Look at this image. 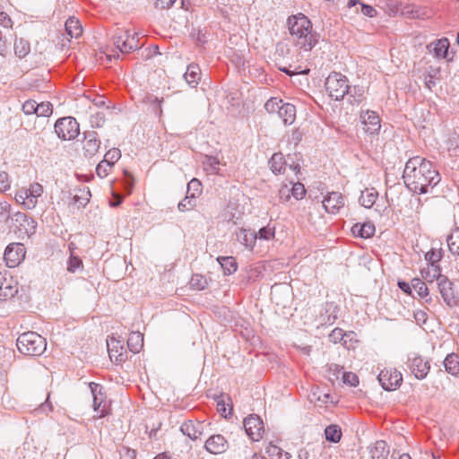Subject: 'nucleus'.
<instances>
[{
  "instance_id": "31",
  "label": "nucleus",
  "mask_w": 459,
  "mask_h": 459,
  "mask_svg": "<svg viewBox=\"0 0 459 459\" xmlns=\"http://www.w3.org/2000/svg\"><path fill=\"white\" fill-rule=\"evenodd\" d=\"M217 261L226 275L234 273L238 269V264L233 256H218Z\"/></svg>"
},
{
  "instance_id": "16",
  "label": "nucleus",
  "mask_w": 459,
  "mask_h": 459,
  "mask_svg": "<svg viewBox=\"0 0 459 459\" xmlns=\"http://www.w3.org/2000/svg\"><path fill=\"white\" fill-rule=\"evenodd\" d=\"M361 123L365 126L364 130L369 134H377L381 128L380 118L377 112L367 110L360 114Z\"/></svg>"
},
{
  "instance_id": "52",
  "label": "nucleus",
  "mask_w": 459,
  "mask_h": 459,
  "mask_svg": "<svg viewBox=\"0 0 459 459\" xmlns=\"http://www.w3.org/2000/svg\"><path fill=\"white\" fill-rule=\"evenodd\" d=\"M28 216L24 212H17L13 213L12 216L8 215V217L5 219L7 221L9 219L11 221L19 228L23 222L25 223V221H27Z\"/></svg>"
},
{
  "instance_id": "4",
  "label": "nucleus",
  "mask_w": 459,
  "mask_h": 459,
  "mask_svg": "<svg viewBox=\"0 0 459 459\" xmlns=\"http://www.w3.org/2000/svg\"><path fill=\"white\" fill-rule=\"evenodd\" d=\"M325 90L329 96L334 100H343L349 90V81L347 77L337 72H332L325 82Z\"/></svg>"
},
{
  "instance_id": "29",
  "label": "nucleus",
  "mask_w": 459,
  "mask_h": 459,
  "mask_svg": "<svg viewBox=\"0 0 459 459\" xmlns=\"http://www.w3.org/2000/svg\"><path fill=\"white\" fill-rule=\"evenodd\" d=\"M443 365L445 367L446 371L448 374L454 377L459 376V359L458 356L455 353L452 352L448 354L445 358Z\"/></svg>"
},
{
  "instance_id": "59",
  "label": "nucleus",
  "mask_w": 459,
  "mask_h": 459,
  "mask_svg": "<svg viewBox=\"0 0 459 459\" xmlns=\"http://www.w3.org/2000/svg\"><path fill=\"white\" fill-rule=\"evenodd\" d=\"M291 193L290 185L283 184L279 190V198L281 202L285 203L288 202L290 199Z\"/></svg>"
},
{
  "instance_id": "23",
  "label": "nucleus",
  "mask_w": 459,
  "mask_h": 459,
  "mask_svg": "<svg viewBox=\"0 0 459 459\" xmlns=\"http://www.w3.org/2000/svg\"><path fill=\"white\" fill-rule=\"evenodd\" d=\"M236 239L247 248L253 249L257 235L254 230L242 229L236 233Z\"/></svg>"
},
{
  "instance_id": "25",
  "label": "nucleus",
  "mask_w": 459,
  "mask_h": 459,
  "mask_svg": "<svg viewBox=\"0 0 459 459\" xmlns=\"http://www.w3.org/2000/svg\"><path fill=\"white\" fill-rule=\"evenodd\" d=\"M281 106V110L278 114L279 117L282 120L285 126H290L296 119V107L291 103H284Z\"/></svg>"
},
{
  "instance_id": "28",
  "label": "nucleus",
  "mask_w": 459,
  "mask_h": 459,
  "mask_svg": "<svg viewBox=\"0 0 459 459\" xmlns=\"http://www.w3.org/2000/svg\"><path fill=\"white\" fill-rule=\"evenodd\" d=\"M272 172L275 175L282 174L285 171L286 160L281 152L274 153L268 161Z\"/></svg>"
},
{
  "instance_id": "1",
  "label": "nucleus",
  "mask_w": 459,
  "mask_h": 459,
  "mask_svg": "<svg viewBox=\"0 0 459 459\" xmlns=\"http://www.w3.org/2000/svg\"><path fill=\"white\" fill-rule=\"evenodd\" d=\"M405 186L413 194L423 195L441 180L433 163L420 156L410 158L405 163L402 176Z\"/></svg>"
},
{
  "instance_id": "17",
  "label": "nucleus",
  "mask_w": 459,
  "mask_h": 459,
  "mask_svg": "<svg viewBox=\"0 0 459 459\" xmlns=\"http://www.w3.org/2000/svg\"><path fill=\"white\" fill-rule=\"evenodd\" d=\"M107 347L111 360L115 359L117 362H123L127 359L123 341L112 336L107 340Z\"/></svg>"
},
{
  "instance_id": "10",
  "label": "nucleus",
  "mask_w": 459,
  "mask_h": 459,
  "mask_svg": "<svg viewBox=\"0 0 459 459\" xmlns=\"http://www.w3.org/2000/svg\"><path fill=\"white\" fill-rule=\"evenodd\" d=\"M243 426L246 434L253 441H259L264 431L262 419L256 414H251L245 418Z\"/></svg>"
},
{
  "instance_id": "58",
  "label": "nucleus",
  "mask_w": 459,
  "mask_h": 459,
  "mask_svg": "<svg viewBox=\"0 0 459 459\" xmlns=\"http://www.w3.org/2000/svg\"><path fill=\"white\" fill-rule=\"evenodd\" d=\"M35 106H37V101H35L33 100H26L22 104V111L24 112L25 115H32V114L36 115L37 108Z\"/></svg>"
},
{
  "instance_id": "19",
  "label": "nucleus",
  "mask_w": 459,
  "mask_h": 459,
  "mask_svg": "<svg viewBox=\"0 0 459 459\" xmlns=\"http://www.w3.org/2000/svg\"><path fill=\"white\" fill-rule=\"evenodd\" d=\"M340 308L334 302H325L320 314L321 325H332L338 318Z\"/></svg>"
},
{
  "instance_id": "51",
  "label": "nucleus",
  "mask_w": 459,
  "mask_h": 459,
  "mask_svg": "<svg viewBox=\"0 0 459 459\" xmlns=\"http://www.w3.org/2000/svg\"><path fill=\"white\" fill-rule=\"evenodd\" d=\"M112 166L110 163L107 162V160H102L96 167V173L100 178H103L108 175V170Z\"/></svg>"
},
{
  "instance_id": "9",
  "label": "nucleus",
  "mask_w": 459,
  "mask_h": 459,
  "mask_svg": "<svg viewBox=\"0 0 459 459\" xmlns=\"http://www.w3.org/2000/svg\"><path fill=\"white\" fill-rule=\"evenodd\" d=\"M407 366L414 377L419 380L424 379L430 369L429 362L428 360H424V359L417 353H411L408 355Z\"/></svg>"
},
{
  "instance_id": "21",
  "label": "nucleus",
  "mask_w": 459,
  "mask_h": 459,
  "mask_svg": "<svg viewBox=\"0 0 459 459\" xmlns=\"http://www.w3.org/2000/svg\"><path fill=\"white\" fill-rule=\"evenodd\" d=\"M180 431L190 439L196 440L203 433V425L199 421L187 420L181 424Z\"/></svg>"
},
{
  "instance_id": "30",
  "label": "nucleus",
  "mask_w": 459,
  "mask_h": 459,
  "mask_svg": "<svg viewBox=\"0 0 459 459\" xmlns=\"http://www.w3.org/2000/svg\"><path fill=\"white\" fill-rule=\"evenodd\" d=\"M143 346V334L140 332H132L127 339V347L133 353H138Z\"/></svg>"
},
{
  "instance_id": "33",
  "label": "nucleus",
  "mask_w": 459,
  "mask_h": 459,
  "mask_svg": "<svg viewBox=\"0 0 459 459\" xmlns=\"http://www.w3.org/2000/svg\"><path fill=\"white\" fill-rule=\"evenodd\" d=\"M342 436V429L336 424H330L325 429V440L330 443H338L341 440Z\"/></svg>"
},
{
  "instance_id": "5",
  "label": "nucleus",
  "mask_w": 459,
  "mask_h": 459,
  "mask_svg": "<svg viewBox=\"0 0 459 459\" xmlns=\"http://www.w3.org/2000/svg\"><path fill=\"white\" fill-rule=\"evenodd\" d=\"M112 42L121 53H130L141 48L137 34H130L129 30L119 28L112 35Z\"/></svg>"
},
{
  "instance_id": "60",
  "label": "nucleus",
  "mask_w": 459,
  "mask_h": 459,
  "mask_svg": "<svg viewBox=\"0 0 459 459\" xmlns=\"http://www.w3.org/2000/svg\"><path fill=\"white\" fill-rule=\"evenodd\" d=\"M48 398H49V395L48 396V398L46 399V401L44 403H42L38 408H36L34 410V411L37 415L39 413L48 414V412L52 411V410H53L52 403L49 402Z\"/></svg>"
},
{
  "instance_id": "7",
  "label": "nucleus",
  "mask_w": 459,
  "mask_h": 459,
  "mask_svg": "<svg viewBox=\"0 0 459 459\" xmlns=\"http://www.w3.org/2000/svg\"><path fill=\"white\" fill-rule=\"evenodd\" d=\"M437 284L439 293L447 307L454 308L459 306V293L455 291V285L448 277H441Z\"/></svg>"
},
{
  "instance_id": "34",
  "label": "nucleus",
  "mask_w": 459,
  "mask_h": 459,
  "mask_svg": "<svg viewBox=\"0 0 459 459\" xmlns=\"http://www.w3.org/2000/svg\"><path fill=\"white\" fill-rule=\"evenodd\" d=\"M377 195L378 194L374 188H371L370 190L366 189L361 192L359 203L365 208H371L376 203Z\"/></svg>"
},
{
  "instance_id": "49",
  "label": "nucleus",
  "mask_w": 459,
  "mask_h": 459,
  "mask_svg": "<svg viewBox=\"0 0 459 459\" xmlns=\"http://www.w3.org/2000/svg\"><path fill=\"white\" fill-rule=\"evenodd\" d=\"M257 238L264 240H270L274 237V229L269 226L262 227L257 232Z\"/></svg>"
},
{
  "instance_id": "36",
  "label": "nucleus",
  "mask_w": 459,
  "mask_h": 459,
  "mask_svg": "<svg viewBox=\"0 0 459 459\" xmlns=\"http://www.w3.org/2000/svg\"><path fill=\"white\" fill-rule=\"evenodd\" d=\"M13 48L15 55L20 58L25 57L30 51V43L23 39H15Z\"/></svg>"
},
{
  "instance_id": "41",
  "label": "nucleus",
  "mask_w": 459,
  "mask_h": 459,
  "mask_svg": "<svg viewBox=\"0 0 459 459\" xmlns=\"http://www.w3.org/2000/svg\"><path fill=\"white\" fill-rule=\"evenodd\" d=\"M443 257V250L431 248L425 254V260L429 263V265L438 264Z\"/></svg>"
},
{
  "instance_id": "13",
  "label": "nucleus",
  "mask_w": 459,
  "mask_h": 459,
  "mask_svg": "<svg viewBox=\"0 0 459 459\" xmlns=\"http://www.w3.org/2000/svg\"><path fill=\"white\" fill-rule=\"evenodd\" d=\"M82 151L85 158L93 157L100 147V140L98 133L95 131H87L83 133Z\"/></svg>"
},
{
  "instance_id": "56",
  "label": "nucleus",
  "mask_w": 459,
  "mask_h": 459,
  "mask_svg": "<svg viewBox=\"0 0 459 459\" xmlns=\"http://www.w3.org/2000/svg\"><path fill=\"white\" fill-rule=\"evenodd\" d=\"M344 335L343 330L336 327L330 333L329 340L333 343H338L343 339Z\"/></svg>"
},
{
  "instance_id": "37",
  "label": "nucleus",
  "mask_w": 459,
  "mask_h": 459,
  "mask_svg": "<svg viewBox=\"0 0 459 459\" xmlns=\"http://www.w3.org/2000/svg\"><path fill=\"white\" fill-rule=\"evenodd\" d=\"M411 287L419 295L420 298L425 299L429 296V289L426 283L419 278L411 280Z\"/></svg>"
},
{
  "instance_id": "39",
  "label": "nucleus",
  "mask_w": 459,
  "mask_h": 459,
  "mask_svg": "<svg viewBox=\"0 0 459 459\" xmlns=\"http://www.w3.org/2000/svg\"><path fill=\"white\" fill-rule=\"evenodd\" d=\"M223 394L217 395L214 397V400L217 402V411L223 418L228 419L232 415L233 408L231 406L229 409V411H227L226 402L223 399Z\"/></svg>"
},
{
  "instance_id": "63",
  "label": "nucleus",
  "mask_w": 459,
  "mask_h": 459,
  "mask_svg": "<svg viewBox=\"0 0 459 459\" xmlns=\"http://www.w3.org/2000/svg\"><path fill=\"white\" fill-rule=\"evenodd\" d=\"M328 372L331 376H333L335 379L339 378V375L342 373L343 368L338 364L331 363L328 366Z\"/></svg>"
},
{
  "instance_id": "48",
  "label": "nucleus",
  "mask_w": 459,
  "mask_h": 459,
  "mask_svg": "<svg viewBox=\"0 0 459 459\" xmlns=\"http://www.w3.org/2000/svg\"><path fill=\"white\" fill-rule=\"evenodd\" d=\"M356 13H361L364 16L368 18L376 17L377 11L370 4L360 3L359 9L356 8Z\"/></svg>"
},
{
  "instance_id": "61",
  "label": "nucleus",
  "mask_w": 459,
  "mask_h": 459,
  "mask_svg": "<svg viewBox=\"0 0 459 459\" xmlns=\"http://www.w3.org/2000/svg\"><path fill=\"white\" fill-rule=\"evenodd\" d=\"M25 191H28L29 196H32L33 198L34 197L38 198L39 196H40L42 195L43 187L40 184L34 183V184L30 185L29 189H25Z\"/></svg>"
},
{
  "instance_id": "2",
  "label": "nucleus",
  "mask_w": 459,
  "mask_h": 459,
  "mask_svg": "<svg viewBox=\"0 0 459 459\" xmlns=\"http://www.w3.org/2000/svg\"><path fill=\"white\" fill-rule=\"evenodd\" d=\"M287 26L296 47L311 51L319 41V34L313 30L311 21L304 13L290 15Z\"/></svg>"
},
{
  "instance_id": "55",
  "label": "nucleus",
  "mask_w": 459,
  "mask_h": 459,
  "mask_svg": "<svg viewBox=\"0 0 459 459\" xmlns=\"http://www.w3.org/2000/svg\"><path fill=\"white\" fill-rule=\"evenodd\" d=\"M265 451L269 456L276 459L281 458V455H283V450L273 444H270L266 447Z\"/></svg>"
},
{
  "instance_id": "50",
  "label": "nucleus",
  "mask_w": 459,
  "mask_h": 459,
  "mask_svg": "<svg viewBox=\"0 0 459 459\" xmlns=\"http://www.w3.org/2000/svg\"><path fill=\"white\" fill-rule=\"evenodd\" d=\"M90 123L91 127L99 128L101 127L105 123V115L103 112H97L91 116Z\"/></svg>"
},
{
  "instance_id": "45",
  "label": "nucleus",
  "mask_w": 459,
  "mask_h": 459,
  "mask_svg": "<svg viewBox=\"0 0 459 459\" xmlns=\"http://www.w3.org/2000/svg\"><path fill=\"white\" fill-rule=\"evenodd\" d=\"M35 107L37 108L36 115L38 117H48L53 113V106L48 101L41 102V103L37 102V106H35Z\"/></svg>"
},
{
  "instance_id": "43",
  "label": "nucleus",
  "mask_w": 459,
  "mask_h": 459,
  "mask_svg": "<svg viewBox=\"0 0 459 459\" xmlns=\"http://www.w3.org/2000/svg\"><path fill=\"white\" fill-rule=\"evenodd\" d=\"M202 193V184L197 178L191 179L186 187V195L195 196V198Z\"/></svg>"
},
{
  "instance_id": "40",
  "label": "nucleus",
  "mask_w": 459,
  "mask_h": 459,
  "mask_svg": "<svg viewBox=\"0 0 459 459\" xmlns=\"http://www.w3.org/2000/svg\"><path fill=\"white\" fill-rule=\"evenodd\" d=\"M37 222L31 218L28 217L25 223L23 222L18 229L21 232H23L27 236L33 235L36 232Z\"/></svg>"
},
{
  "instance_id": "44",
  "label": "nucleus",
  "mask_w": 459,
  "mask_h": 459,
  "mask_svg": "<svg viewBox=\"0 0 459 459\" xmlns=\"http://www.w3.org/2000/svg\"><path fill=\"white\" fill-rule=\"evenodd\" d=\"M282 104H283L282 100L278 99V98H271L265 102L264 108L268 113L279 114V112L281 110L280 105H282Z\"/></svg>"
},
{
  "instance_id": "6",
  "label": "nucleus",
  "mask_w": 459,
  "mask_h": 459,
  "mask_svg": "<svg viewBox=\"0 0 459 459\" xmlns=\"http://www.w3.org/2000/svg\"><path fill=\"white\" fill-rule=\"evenodd\" d=\"M54 129L57 137L63 141L74 140L80 134L79 124L73 117L58 118L55 123Z\"/></svg>"
},
{
  "instance_id": "15",
  "label": "nucleus",
  "mask_w": 459,
  "mask_h": 459,
  "mask_svg": "<svg viewBox=\"0 0 459 459\" xmlns=\"http://www.w3.org/2000/svg\"><path fill=\"white\" fill-rule=\"evenodd\" d=\"M204 448L212 455H221L227 451L229 444L222 435L215 434L207 438Z\"/></svg>"
},
{
  "instance_id": "38",
  "label": "nucleus",
  "mask_w": 459,
  "mask_h": 459,
  "mask_svg": "<svg viewBox=\"0 0 459 459\" xmlns=\"http://www.w3.org/2000/svg\"><path fill=\"white\" fill-rule=\"evenodd\" d=\"M196 206V198L186 194L185 198L180 201L178 204V209L179 212H186L194 209Z\"/></svg>"
},
{
  "instance_id": "20",
  "label": "nucleus",
  "mask_w": 459,
  "mask_h": 459,
  "mask_svg": "<svg viewBox=\"0 0 459 459\" xmlns=\"http://www.w3.org/2000/svg\"><path fill=\"white\" fill-rule=\"evenodd\" d=\"M368 450L370 459H387L390 453L389 446L384 440H377L368 446Z\"/></svg>"
},
{
  "instance_id": "54",
  "label": "nucleus",
  "mask_w": 459,
  "mask_h": 459,
  "mask_svg": "<svg viewBox=\"0 0 459 459\" xmlns=\"http://www.w3.org/2000/svg\"><path fill=\"white\" fill-rule=\"evenodd\" d=\"M82 266V262L78 256L71 255L67 263V270L70 273H74L77 269Z\"/></svg>"
},
{
  "instance_id": "24",
  "label": "nucleus",
  "mask_w": 459,
  "mask_h": 459,
  "mask_svg": "<svg viewBox=\"0 0 459 459\" xmlns=\"http://www.w3.org/2000/svg\"><path fill=\"white\" fill-rule=\"evenodd\" d=\"M375 225L371 222L356 223L351 228L353 236L360 238H368L375 233Z\"/></svg>"
},
{
  "instance_id": "32",
  "label": "nucleus",
  "mask_w": 459,
  "mask_h": 459,
  "mask_svg": "<svg viewBox=\"0 0 459 459\" xmlns=\"http://www.w3.org/2000/svg\"><path fill=\"white\" fill-rule=\"evenodd\" d=\"M65 31L71 38H78L82 32V25L75 17H69L65 23Z\"/></svg>"
},
{
  "instance_id": "26",
  "label": "nucleus",
  "mask_w": 459,
  "mask_h": 459,
  "mask_svg": "<svg viewBox=\"0 0 459 459\" xmlns=\"http://www.w3.org/2000/svg\"><path fill=\"white\" fill-rule=\"evenodd\" d=\"M200 74L201 70L199 65L197 64L192 63L187 65L186 71L184 74V78L190 87L195 88L198 85L201 79Z\"/></svg>"
},
{
  "instance_id": "14",
  "label": "nucleus",
  "mask_w": 459,
  "mask_h": 459,
  "mask_svg": "<svg viewBox=\"0 0 459 459\" xmlns=\"http://www.w3.org/2000/svg\"><path fill=\"white\" fill-rule=\"evenodd\" d=\"M18 292L17 282L6 273H0V302L13 298Z\"/></svg>"
},
{
  "instance_id": "53",
  "label": "nucleus",
  "mask_w": 459,
  "mask_h": 459,
  "mask_svg": "<svg viewBox=\"0 0 459 459\" xmlns=\"http://www.w3.org/2000/svg\"><path fill=\"white\" fill-rule=\"evenodd\" d=\"M342 382L351 386H357L359 383L358 376L352 372H342Z\"/></svg>"
},
{
  "instance_id": "11",
  "label": "nucleus",
  "mask_w": 459,
  "mask_h": 459,
  "mask_svg": "<svg viewBox=\"0 0 459 459\" xmlns=\"http://www.w3.org/2000/svg\"><path fill=\"white\" fill-rule=\"evenodd\" d=\"M25 248L21 243L9 244L4 253V258L9 267L17 266L25 257Z\"/></svg>"
},
{
  "instance_id": "12",
  "label": "nucleus",
  "mask_w": 459,
  "mask_h": 459,
  "mask_svg": "<svg viewBox=\"0 0 459 459\" xmlns=\"http://www.w3.org/2000/svg\"><path fill=\"white\" fill-rule=\"evenodd\" d=\"M89 388L93 398V410L98 413L99 418H103L108 414L106 405H102L104 402L103 386L95 382L89 383Z\"/></svg>"
},
{
  "instance_id": "46",
  "label": "nucleus",
  "mask_w": 459,
  "mask_h": 459,
  "mask_svg": "<svg viewBox=\"0 0 459 459\" xmlns=\"http://www.w3.org/2000/svg\"><path fill=\"white\" fill-rule=\"evenodd\" d=\"M120 150L117 148H112L105 153L103 160H107V162L110 163V165L113 167L114 164L120 159Z\"/></svg>"
},
{
  "instance_id": "27",
  "label": "nucleus",
  "mask_w": 459,
  "mask_h": 459,
  "mask_svg": "<svg viewBox=\"0 0 459 459\" xmlns=\"http://www.w3.org/2000/svg\"><path fill=\"white\" fill-rule=\"evenodd\" d=\"M365 89L363 86L360 85H350L349 84V90L347 94L345 96L348 97V102L351 105H359L360 104L365 97Z\"/></svg>"
},
{
  "instance_id": "62",
  "label": "nucleus",
  "mask_w": 459,
  "mask_h": 459,
  "mask_svg": "<svg viewBox=\"0 0 459 459\" xmlns=\"http://www.w3.org/2000/svg\"><path fill=\"white\" fill-rule=\"evenodd\" d=\"M10 188L9 176L5 171H0V192H5Z\"/></svg>"
},
{
  "instance_id": "22",
  "label": "nucleus",
  "mask_w": 459,
  "mask_h": 459,
  "mask_svg": "<svg viewBox=\"0 0 459 459\" xmlns=\"http://www.w3.org/2000/svg\"><path fill=\"white\" fill-rule=\"evenodd\" d=\"M429 52L437 58H446L449 49V40L446 38L439 39L427 46Z\"/></svg>"
},
{
  "instance_id": "57",
  "label": "nucleus",
  "mask_w": 459,
  "mask_h": 459,
  "mask_svg": "<svg viewBox=\"0 0 459 459\" xmlns=\"http://www.w3.org/2000/svg\"><path fill=\"white\" fill-rule=\"evenodd\" d=\"M429 271H430L432 273V279H435L437 281V284L441 282V277H446L441 273V268L438 264L429 265Z\"/></svg>"
},
{
  "instance_id": "3",
  "label": "nucleus",
  "mask_w": 459,
  "mask_h": 459,
  "mask_svg": "<svg viewBox=\"0 0 459 459\" xmlns=\"http://www.w3.org/2000/svg\"><path fill=\"white\" fill-rule=\"evenodd\" d=\"M16 346L24 355L39 356L46 351L47 342L36 332H26L17 338Z\"/></svg>"
},
{
  "instance_id": "64",
  "label": "nucleus",
  "mask_w": 459,
  "mask_h": 459,
  "mask_svg": "<svg viewBox=\"0 0 459 459\" xmlns=\"http://www.w3.org/2000/svg\"><path fill=\"white\" fill-rule=\"evenodd\" d=\"M0 25L4 28H8L12 26V21L9 15L6 13H0Z\"/></svg>"
},
{
  "instance_id": "42",
  "label": "nucleus",
  "mask_w": 459,
  "mask_h": 459,
  "mask_svg": "<svg viewBox=\"0 0 459 459\" xmlns=\"http://www.w3.org/2000/svg\"><path fill=\"white\" fill-rule=\"evenodd\" d=\"M291 186L290 193L291 196H293L296 200L302 199L306 195V189L302 183L297 182L293 183L292 181H290V184Z\"/></svg>"
},
{
  "instance_id": "18",
  "label": "nucleus",
  "mask_w": 459,
  "mask_h": 459,
  "mask_svg": "<svg viewBox=\"0 0 459 459\" xmlns=\"http://www.w3.org/2000/svg\"><path fill=\"white\" fill-rule=\"evenodd\" d=\"M344 205V198L339 192L329 193L323 200L326 212L335 214Z\"/></svg>"
},
{
  "instance_id": "35",
  "label": "nucleus",
  "mask_w": 459,
  "mask_h": 459,
  "mask_svg": "<svg viewBox=\"0 0 459 459\" xmlns=\"http://www.w3.org/2000/svg\"><path fill=\"white\" fill-rule=\"evenodd\" d=\"M449 251L459 255V227H456L446 238Z\"/></svg>"
},
{
  "instance_id": "47",
  "label": "nucleus",
  "mask_w": 459,
  "mask_h": 459,
  "mask_svg": "<svg viewBox=\"0 0 459 459\" xmlns=\"http://www.w3.org/2000/svg\"><path fill=\"white\" fill-rule=\"evenodd\" d=\"M206 284V279L200 274H194L190 280V285L195 290H204Z\"/></svg>"
},
{
  "instance_id": "8",
  "label": "nucleus",
  "mask_w": 459,
  "mask_h": 459,
  "mask_svg": "<svg viewBox=\"0 0 459 459\" xmlns=\"http://www.w3.org/2000/svg\"><path fill=\"white\" fill-rule=\"evenodd\" d=\"M377 378L382 388L385 391L396 390L403 382L401 372L395 368L383 369Z\"/></svg>"
}]
</instances>
